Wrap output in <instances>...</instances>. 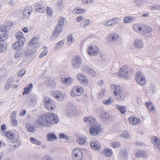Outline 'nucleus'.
Returning <instances> with one entry per match:
<instances>
[{
    "mask_svg": "<svg viewBox=\"0 0 160 160\" xmlns=\"http://www.w3.org/2000/svg\"><path fill=\"white\" fill-rule=\"evenodd\" d=\"M85 122L88 123L89 133L93 136H96L102 131L100 125L96 122V119L92 116H88L84 118Z\"/></svg>",
    "mask_w": 160,
    "mask_h": 160,
    "instance_id": "obj_1",
    "label": "nucleus"
},
{
    "mask_svg": "<svg viewBox=\"0 0 160 160\" xmlns=\"http://www.w3.org/2000/svg\"><path fill=\"white\" fill-rule=\"evenodd\" d=\"M50 117V115H47V114L39 115L37 117L36 120L34 122L35 126L50 127L51 121L50 120V118L51 117Z\"/></svg>",
    "mask_w": 160,
    "mask_h": 160,
    "instance_id": "obj_2",
    "label": "nucleus"
},
{
    "mask_svg": "<svg viewBox=\"0 0 160 160\" xmlns=\"http://www.w3.org/2000/svg\"><path fill=\"white\" fill-rule=\"evenodd\" d=\"M43 103L45 108L49 111L53 110L55 108V104L54 102L49 97H46L44 98Z\"/></svg>",
    "mask_w": 160,
    "mask_h": 160,
    "instance_id": "obj_3",
    "label": "nucleus"
},
{
    "mask_svg": "<svg viewBox=\"0 0 160 160\" xmlns=\"http://www.w3.org/2000/svg\"><path fill=\"white\" fill-rule=\"evenodd\" d=\"M131 73V71L127 69L126 66H123L120 68L118 74L121 78L128 79Z\"/></svg>",
    "mask_w": 160,
    "mask_h": 160,
    "instance_id": "obj_4",
    "label": "nucleus"
},
{
    "mask_svg": "<svg viewBox=\"0 0 160 160\" xmlns=\"http://www.w3.org/2000/svg\"><path fill=\"white\" fill-rule=\"evenodd\" d=\"M111 87L115 97V99L118 100H120L123 96V92L121 90L120 87L118 85L111 84Z\"/></svg>",
    "mask_w": 160,
    "mask_h": 160,
    "instance_id": "obj_5",
    "label": "nucleus"
},
{
    "mask_svg": "<svg viewBox=\"0 0 160 160\" xmlns=\"http://www.w3.org/2000/svg\"><path fill=\"white\" fill-rule=\"evenodd\" d=\"M84 92L83 88L80 86L73 87L70 92V95L73 97L79 96L81 95Z\"/></svg>",
    "mask_w": 160,
    "mask_h": 160,
    "instance_id": "obj_6",
    "label": "nucleus"
},
{
    "mask_svg": "<svg viewBox=\"0 0 160 160\" xmlns=\"http://www.w3.org/2000/svg\"><path fill=\"white\" fill-rule=\"evenodd\" d=\"M82 62L81 57L79 55L76 56L73 58L72 66L74 69H78L81 67Z\"/></svg>",
    "mask_w": 160,
    "mask_h": 160,
    "instance_id": "obj_7",
    "label": "nucleus"
},
{
    "mask_svg": "<svg viewBox=\"0 0 160 160\" xmlns=\"http://www.w3.org/2000/svg\"><path fill=\"white\" fill-rule=\"evenodd\" d=\"M135 79L138 84L141 86L143 85L146 83L145 78L140 71H138L136 73Z\"/></svg>",
    "mask_w": 160,
    "mask_h": 160,
    "instance_id": "obj_8",
    "label": "nucleus"
},
{
    "mask_svg": "<svg viewBox=\"0 0 160 160\" xmlns=\"http://www.w3.org/2000/svg\"><path fill=\"white\" fill-rule=\"evenodd\" d=\"M76 78L78 82L82 85L87 86L88 85V81L86 76L82 73H78Z\"/></svg>",
    "mask_w": 160,
    "mask_h": 160,
    "instance_id": "obj_9",
    "label": "nucleus"
},
{
    "mask_svg": "<svg viewBox=\"0 0 160 160\" xmlns=\"http://www.w3.org/2000/svg\"><path fill=\"white\" fill-rule=\"evenodd\" d=\"M87 51L89 55L95 56L98 54L99 51V49L95 46H91L88 48Z\"/></svg>",
    "mask_w": 160,
    "mask_h": 160,
    "instance_id": "obj_10",
    "label": "nucleus"
},
{
    "mask_svg": "<svg viewBox=\"0 0 160 160\" xmlns=\"http://www.w3.org/2000/svg\"><path fill=\"white\" fill-rule=\"evenodd\" d=\"M15 37L18 41L19 46H23L25 41V38L23 37V34L22 32H18L15 34Z\"/></svg>",
    "mask_w": 160,
    "mask_h": 160,
    "instance_id": "obj_11",
    "label": "nucleus"
},
{
    "mask_svg": "<svg viewBox=\"0 0 160 160\" xmlns=\"http://www.w3.org/2000/svg\"><path fill=\"white\" fill-rule=\"evenodd\" d=\"M72 154V158H83L82 150L78 148H76L73 150Z\"/></svg>",
    "mask_w": 160,
    "mask_h": 160,
    "instance_id": "obj_12",
    "label": "nucleus"
},
{
    "mask_svg": "<svg viewBox=\"0 0 160 160\" xmlns=\"http://www.w3.org/2000/svg\"><path fill=\"white\" fill-rule=\"evenodd\" d=\"M119 38V36L117 33L113 32L109 34L107 38L110 42L112 43L116 42Z\"/></svg>",
    "mask_w": 160,
    "mask_h": 160,
    "instance_id": "obj_13",
    "label": "nucleus"
},
{
    "mask_svg": "<svg viewBox=\"0 0 160 160\" xmlns=\"http://www.w3.org/2000/svg\"><path fill=\"white\" fill-rule=\"evenodd\" d=\"M100 116L102 120L106 121H112L113 120V118L112 116L105 112H102L100 113Z\"/></svg>",
    "mask_w": 160,
    "mask_h": 160,
    "instance_id": "obj_14",
    "label": "nucleus"
},
{
    "mask_svg": "<svg viewBox=\"0 0 160 160\" xmlns=\"http://www.w3.org/2000/svg\"><path fill=\"white\" fill-rule=\"evenodd\" d=\"M66 111L67 115L68 116H70L73 114L75 107L72 103H69L67 104Z\"/></svg>",
    "mask_w": 160,
    "mask_h": 160,
    "instance_id": "obj_15",
    "label": "nucleus"
},
{
    "mask_svg": "<svg viewBox=\"0 0 160 160\" xmlns=\"http://www.w3.org/2000/svg\"><path fill=\"white\" fill-rule=\"evenodd\" d=\"M62 28L60 27H56L52 34L51 38L52 40L57 39L59 33L62 32Z\"/></svg>",
    "mask_w": 160,
    "mask_h": 160,
    "instance_id": "obj_16",
    "label": "nucleus"
},
{
    "mask_svg": "<svg viewBox=\"0 0 160 160\" xmlns=\"http://www.w3.org/2000/svg\"><path fill=\"white\" fill-rule=\"evenodd\" d=\"M52 95L58 101H62L64 100V97L60 91H54L52 93Z\"/></svg>",
    "mask_w": 160,
    "mask_h": 160,
    "instance_id": "obj_17",
    "label": "nucleus"
},
{
    "mask_svg": "<svg viewBox=\"0 0 160 160\" xmlns=\"http://www.w3.org/2000/svg\"><path fill=\"white\" fill-rule=\"evenodd\" d=\"M47 115H50L51 117L50 118V120L51 121V123L50 127L52 124H57L58 122V117L54 113H48L47 114Z\"/></svg>",
    "mask_w": 160,
    "mask_h": 160,
    "instance_id": "obj_18",
    "label": "nucleus"
},
{
    "mask_svg": "<svg viewBox=\"0 0 160 160\" xmlns=\"http://www.w3.org/2000/svg\"><path fill=\"white\" fill-rule=\"evenodd\" d=\"M152 142L154 147L160 150V140L156 137H154L152 138Z\"/></svg>",
    "mask_w": 160,
    "mask_h": 160,
    "instance_id": "obj_19",
    "label": "nucleus"
},
{
    "mask_svg": "<svg viewBox=\"0 0 160 160\" xmlns=\"http://www.w3.org/2000/svg\"><path fill=\"white\" fill-rule=\"evenodd\" d=\"M152 30V28L146 25H141L140 33L144 34L150 32Z\"/></svg>",
    "mask_w": 160,
    "mask_h": 160,
    "instance_id": "obj_20",
    "label": "nucleus"
},
{
    "mask_svg": "<svg viewBox=\"0 0 160 160\" xmlns=\"http://www.w3.org/2000/svg\"><path fill=\"white\" fill-rule=\"evenodd\" d=\"M90 144L91 147L95 150L100 149L101 148L100 144L98 141L93 140L91 141Z\"/></svg>",
    "mask_w": 160,
    "mask_h": 160,
    "instance_id": "obj_21",
    "label": "nucleus"
},
{
    "mask_svg": "<svg viewBox=\"0 0 160 160\" xmlns=\"http://www.w3.org/2000/svg\"><path fill=\"white\" fill-rule=\"evenodd\" d=\"M32 10V8L31 6H27L24 8L23 11V15L26 17H28L30 16Z\"/></svg>",
    "mask_w": 160,
    "mask_h": 160,
    "instance_id": "obj_22",
    "label": "nucleus"
},
{
    "mask_svg": "<svg viewBox=\"0 0 160 160\" xmlns=\"http://www.w3.org/2000/svg\"><path fill=\"white\" fill-rule=\"evenodd\" d=\"M133 45L137 48H141L143 47V42L141 40L136 39L134 41Z\"/></svg>",
    "mask_w": 160,
    "mask_h": 160,
    "instance_id": "obj_23",
    "label": "nucleus"
},
{
    "mask_svg": "<svg viewBox=\"0 0 160 160\" xmlns=\"http://www.w3.org/2000/svg\"><path fill=\"white\" fill-rule=\"evenodd\" d=\"M112 154V152L110 149L105 148L102 150V154L105 157H111Z\"/></svg>",
    "mask_w": 160,
    "mask_h": 160,
    "instance_id": "obj_24",
    "label": "nucleus"
},
{
    "mask_svg": "<svg viewBox=\"0 0 160 160\" xmlns=\"http://www.w3.org/2000/svg\"><path fill=\"white\" fill-rule=\"evenodd\" d=\"M33 88V85L32 83L28 85L27 87L24 89V91L22 93V95L25 94L28 95L30 93Z\"/></svg>",
    "mask_w": 160,
    "mask_h": 160,
    "instance_id": "obj_25",
    "label": "nucleus"
},
{
    "mask_svg": "<svg viewBox=\"0 0 160 160\" xmlns=\"http://www.w3.org/2000/svg\"><path fill=\"white\" fill-rule=\"evenodd\" d=\"M46 137L47 138V140L50 142H52L57 139V138L54 133H49L47 134Z\"/></svg>",
    "mask_w": 160,
    "mask_h": 160,
    "instance_id": "obj_26",
    "label": "nucleus"
},
{
    "mask_svg": "<svg viewBox=\"0 0 160 160\" xmlns=\"http://www.w3.org/2000/svg\"><path fill=\"white\" fill-rule=\"evenodd\" d=\"M147 155L146 152L144 150H139L135 154L136 156L138 158L140 157L145 158Z\"/></svg>",
    "mask_w": 160,
    "mask_h": 160,
    "instance_id": "obj_27",
    "label": "nucleus"
},
{
    "mask_svg": "<svg viewBox=\"0 0 160 160\" xmlns=\"http://www.w3.org/2000/svg\"><path fill=\"white\" fill-rule=\"evenodd\" d=\"M4 134L10 140H14L15 138V134L10 132L6 131L4 133Z\"/></svg>",
    "mask_w": 160,
    "mask_h": 160,
    "instance_id": "obj_28",
    "label": "nucleus"
},
{
    "mask_svg": "<svg viewBox=\"0 0 160 160\" xmlns=\"http://www.w3.org/2000/svg\"><path fill=\"white\" fill-rule=\"evenodd\" d=\"M61 81L64 84H70L72 82V79L70 77H64L61 78Z\"/></svg>",
    "mask_w": 160,
    "mask_h": 160,
    "instance_id": "obj_29",
    "label": "nucleus"
},
{
    "mask_svg": "<svg viewBox=\"0 0 160 160\" xmlns=\"http://www.w3.org/2000/svg\"><path fill=\"white\" fill-rule=\"evenodd\" d=\"M0 52H3L6 50L7 48V44L5 41L1 40L0 42Z\"/></svg>",
    "mask_w": 160,
    "mask_h": 160,
    "instance_id": "obj_30",
    "label": "nucleus"
},
{
    "mask_svg": "<svg viewBox=\"0 0 160 160\" xmlns=\"http://www.w3.org/2000/svg\"><path fill=\"white\" fill-rule=\"evenodd\" d=\"M129 121L131 124L133 125H135L137 124H139L140 123V119L133 117L130 118Z\"/></svg>",
    "mask_w": 160,
    "mask_h": 160,
    "instance_id": "obj_31",
    "label": "nucleus"
},
{
    "mask_svg": "<svg viewBox=\"0 0 160 160\" xmlns=\"http://www.w3.org/2000/svg\"><path fill=\"white\" fill-rule=\"evenodd\" d=\"M36 51V50L34 48H32L31 50L27 49L24 52V55L26 56H30V55L34 53Z\"/></svg>",
    "mask_w": 160,
    "mask_h": 160,
    "instance_id": "obj_32",
    "label": "nucleus"
},
{
    "mask_svg": "<svg viewBox=\"0 0 160 160\" xmlns=\"http://www.w3.org/2000/svg\"><path fill=\"white\" fill-rule=\"evenodd\" d=\"M35 10L38 12L42 13L45 11V8L43 6L41 5L38 4L36 5L35 7Z\"/></svg>",
    "mask_w": 160,
    "mask_h": 160,
    "instance_id": "obj_33",
    "label": "nucleus"
},
{
    "mask_svg": "<svg viewBox=\"0 0 160 160\" xmlns=\"http://www.w3.org/2000/svg\"><path fill=\"white\" fill-rule=\"evenodd\" d=\"M46 84L50 87H53L55 86V83L54 81L51 79H49L46 81Z\"/></svg>",
    "mask_w": 160,
    "mask_h": 160,
    "instance_id": "obj_34",
    "label": "nucleus"
},
{
    "mask_svg": "<svg viewBox=\"0 0 160 160\" xmlns=\"http://www.w3.org/2000/svg\"><path fill=\"white\" fill-rule=\"evenodd\" d=\"M87 139L85 137H79L78 138V142L81 145L84 144L86 141Z\"/></svg>",
    "mask_w": 160,
    "mask_h": 160,
    "instance_id": "obj_35",
    "label": "nucleus"
},
{
    "mask_svg": "<svg viewBox=\"0 0 160 160\" xmlns=\"http://www.w3.org/2000/svg\"><path fill=\"white\" fill-rule=\"evenodd\" d=\"M26 126L28 130L30 132H34L33 126L30 124V123H28L26 124Z\"/></svg>",
    "mask_w": 160,
    "mask_h": 160,
    "instance_id": "obj_36",
    "label": "nucleus"
},
{
    "mask_svg": "<svg viewBox=\"0 0 160 160\" xmlns=\"http://www.w3.org/2000/svg\"><path fill=\"white\" fill-rule=\"evenodd\" d=\"M117 108L120 112L121 114H124L126 111L125 107H122L120 105H117Z\"/></svg>",
    "mask_w": 160,
    "mask_h": 160,
    "instance_id": "obj_37",
    "label": "nucleus"
},
{
    "mask_svg": "<svg viewBox=\"0 0 160 160\" xmlns=\"http://www.w3.org/2000/svg\"><path fill=\"white\" fill-rule=\"evenodd\" d=\"M141 26V24H134L133 25V28L136 32L140 33Z\"/></svg>",
    "mask_w": 160,
    "mask_h": 160,
    "instance_id": "obj_38",
    "label": "nucleus"
},
{
    "mask_svg": "<svg viewBox=\"0 0 160 160\" xmlns=\"http://www.w3.org/2000/svg\"><path fill=\"white\" fill-rule=\"evenodd\" d=\"M64 18L63 17H61L58 20V26L57 27H60L62 28V27L64 24Z\"/></svg>",
    "mask_w": 160,
    "mask_h": 160,
    "instance_id": "obj_39",
    "label": "nucleus"
},
{
    "mask_svg": "<svg viewBox=\"0 0 160 160\" xmlns=\"http://www.w3.org/2000/svg\"><path fill=\"white\" fill-rule=\"evenodd\" d=\"M145 103L147 107L149 110L151 111H153L154 110V108L151 102H146Z\"/></svg>",
    "mask_w": 160,
    "mask_h": 160,
    "instance_id": "obj_40",
    "label": "nucleus"
},
{
    "mask_svg": "<svg viewBox=\"0 0 160 160\" xmlns=\"http://www.w3.org/2000/svg\"><path fill=\"white\" fill-rule=\"evenodd\" d=\"M23 46H20L18 43V41L14 43L12 45V48L15 49L17 50H20L21 49V48Z\"/></svg>",
    "mask_w": 160,
    "mask_h": 160,
    "instance_id": "obj_41",
    "label": "nucleus"
},
{
    "mask_svg": "<svg viewBox=\"0 0 160 160\" xmlns=\"http://www.w3.org/2000/svg\"><path fill=\"white\" fill-rule=\"evenodd\" d=\"M134 18L131 17H125L123 19V21L125 23H127L131 21H134Z\"/></svg>",
    "mask_w": 160,
    "mask_h": 160,
    "instance_id": "obj_42",
    "label": "nucleus"
},
{
    "mask_svg": "<svg viewBox=\"0 0 160 160\" xmlns=\"http://www.w3.org/2000/svg\"><path fill=\"white\" fill-rule=\"evenodd\" d=\"M120 143L117 142H112L110 143V146L113 148H118L120 146Z\"/></svg>",
    "mask_w": 160,
    "mask_h": 160,
    "instance_id": "obj_43",
    "label": "nucleus"
},
{
    "mask_svg": "<svg viewBox=\"0 0 160 160\" xmlns=\"http://www.w3.org/2000/svg\"><path fill=\"white\" fill-rule=\"evenodd\" d=\"M30 140L31 142L33 144H36L37 145H40L41 144L40 142L33 138H31Z\"/></svg>",
    "mask_w": 160,
    "mask_h": 160,
    "instance_id": "obj_44",
    "label": "nucleus"
},
{
    "mask_svg": "<svg viewBox=\"0 0 160 160\" xmlns=\"http://www.w3.org/2000/svg\"><path fill=\"white\" fill-rule=\"evenodd\" d=\"M120 136L122 138L127 139L129 138V134L128 132H123L120 134Z\"/></svg>",
    "mask_w": 160,
    "mask_h": 160,
    "instance_id": "obj_45",
    "label": "nucleus"
},
{
    "mask_svg": "<svg viewBox=\"0 0 160 160\" xmlns=\"http://www.w3.org/2000/svg\"><path fill=\"white\" fill-rule=\"evenodd\" d=\"M8 37V34L6 33H3L1 34L0 36V40H3L5 41V40L7 39Z\"/></svg>",
    "mask_w": 160,
    "mask_h": 160,
    "instance_id": "obj_46",
    "label": "nucleus"
},
{
    "mask_svg": "<svg viewBox=\"0 0 160 160\" xmlns=\"http://www.w3.org/2000/svg\"><path fill=\"white\" fill-rule=\"evenodd\" d=\"M86 72L92 76H94L96 75L95 72L91 68H88L86 70Z\"/></svg>",
    "mask_w": 160,
    "mask_h": 160,
    "instance_id": "obj_47",
    "label": "nucleus"
},
{
    "mask_svg": "<svg viewBox=\"0 0 160 160\" xmlns=\"http://www.w3.org/2000/svg\"><path fill=\"white\" fill-rule=\"evenodd\" d=\"M103 24L104 26L107 27H109L113 25V22H112L111 19L104 22Z\"/></svg>",
    "mask_w": 160,
    "mask_h": 160,
    "instance_id": "obj_48",
    "label": "nucleus"
},
{
    "mask_svg": "<svg viewBox=\"0 0 160 160\" xmlns=\"http://www.w3.org/2000/svg\"><path fill=\"white\" fill-rule=\"evenodd\" d=\"M37 42V39L36 38H33L30 41L29 44V47H32L33 45L35 44Z\"/></svg>",
    "mask_w": 160,
    "mask_h": 160,
    "instance_id": "obj_49",
    "label": "nucleus"
},
{
    "mask_svg": "<svg viewBox=\"0 0 160 160\" xmlns=\"http://www.w3.org/2000/svg\"><path fill=\"white\" fill-rule=\"evenodd\" d=\"M90 21L88 19L85 20L82 22L81 26L82 27H85L89 25L90 23Z\"/></svg>",
    "mask_w": 160,
    "mask_h": 160,
    "instance_id": "obj_50",
    "label": "nucleus"
},
{
    "mask_svg": "<svg viewBox=\"0 0 160 160\" xmlns=\"http://www.w3.org/2000/svg\"><path fill=\"white\" fill-rule=\"evenodd\" d=\"M46 10L47 14L50 16H52V9L49 7H47Z\"/></svg>",
    "mask_w": 160,
    "mask_h": 160,
    "instance_id": "obj_51",
    "label": "nucleus"
},
{
    "mask_svg": "<svg viewBox=\"0 0 160 160\" xmlns=\"http://www.w3.org/2000/svg\"><path fill=\"white\" fill-rule=\"evenodd\" d=\"M150 8L151 10L156 9L160 10V6L158 5H154L150 6Z\"/></svg>",
    "mask_w": 160,
    "mask_h": 160,
    "instance_id": "obj_52",
    "label": "nucleus"
},
{
    "mask_svg": "<svg viewBox=\"0 0 160 160\" xmlns=\"http://www.w3.org/2000/svg\"><path fill=\"white\" fill-rule=\"evenodd\" d=\"M64 44V42L62 41H61L58 43L56 47L55 48V49H57L62 47Z\"/></svg>",
    "mask_w": 160,
    "mask_h": 160,
    "instance_id": "obj_53",
    "label": "nucleus"
},
{
    "mask_svg": "<svg viewBox=\"0 0 160 160\" xmlns=\"http://www.w3.org/2000/svg\"><path fill=\"white\" fill-rule=\"evenodd\" d=\"M67 39L68 41L71 43H72L74 42V39L73 38L72 35H70L68 37Z\"/></svg>",
    "mask_w": 160,
    "mask_h": 160,
    "instance_id": "obj_54",
    "label": "nucleus"
},
{
    "mask_svg": "<svg viewBox=\"0 0 160 160\" xmlns=\"http://www.w3.org/2000/svg\"><path fill=\"white\" fill-rule=\"evenodd\" d=\"M105 91L104 90H102L101 92H100L98 95V98L99 99H101L105 95Z\"/></svg>",
    "mask_w": 160,
    "mask_h": 160,
    "instance_id": "obj_55",
    "label": "nucleus"
},
{
    "mask_svg": "<svg viewBox=\"0 0 160 160\" xmlns=\"http://www.w3.org/2000/svg\"><path fill=\"white\" fill-rule=\"evenodd\" d=\"M112 100L109 98L107 100H104L103 101V104L107 105H110L112 104Z\"/></svg>",
    "mask_w": 160,
    "mask_h": 160,
    "instance_id": "obj_56",
    "label": "nucleus"
},
{
    "mask_svg": "<svg viewBox=\"0 0 160 160\" xmlns=\"http://www.w3.org/2000/svg\"><path fill=\"white\" fill-rule=\"evenodd\" d=\"M112 22H113V25H115L119 21V18H113L111 19Z\"/></svg>",
    "mask_w": 160,
    "mask_h": 160,
    "instance_id": "obj_57",
    "label": "nucleus"
},
{
    "mask_svg": "<svg viewBox=\"0 0 160 160\" xmlns=\"http://www.w3.org/2000/svg\"><path fill=\"white\" fill-rule=\"evenodd\" d=\"M97 84L100 86L102 87L104 85L105 83L102 80L100 79L97 82Z\"/></svg>",
    "mask_w": 160,
    "mask_h": 160,
    "instance_id": "obj_58",
    "label": "nucleus"
},
{
    "mask_svg": "<svg viewBox=\"0 0 160 160\" xmlns=\"http://www.w3.org/2000/svg\"><path fill=\"white\" fill-rule=\"evenodd\" d=\"M11 81L9 80H8L6 82L5 85V89L6 90L8 89L10 86V82Z\"/></svg>",
    "mask_w": 160,
    "mask_h": 160,
    "instance_id": "obj_59",
    "label": "nucleus"
},
{
    "mask_svg": "<svg viewBox=\"0 0 160 160\" xmlns=\"http://www.w3.org/2000/svg\"><path fill=\"white\" fill-rule=\"evenodd\" d=\"M11 122L12 126H15L17 125L18 121L15 119H13V120L11 119Z\"/></svg>",
    "mask_w": 160,
    "mask_h": 160,
    "instance_id": "obj_60",
    "label": "nucleus"
},
{
    "mask_svg": "<svg viewBox=\"0 0 160 160\" xmlns=\"http://www.w3.org/2000/svg\"><path fill=\"white\" fill-rule=\"evenodd\" d=\"M26 71L24 70H22L18 72V75L19 77H22L25 73Z\"/></svg>",
    "mask_w": 160,
    "mask_h": 160,
    "instance_id": "obj_61",
    "label": "nucleus"
},
{
    "mask_svg": "<svg viewBox=\"0 0 160 160\" xmlns=\"http://www.w3.org/2000/svg\"><path fill=\"white\" fill-rule=\"evenodd\" d=\"M17 112L16 111H14L12 112L11 115V119L13 120V119H15L16 118V115Z\"/></svg>",
    "mask_w": 160,
    "mask_h": 160,
    "instance_id": "obj_62",
    "label": "nucleus"
},
{
    "mask_svg": "<svg viewBox=\"0 0 160 160\" xmlns=\"http://www.w3.org/2000/svg\"><path fill=\"white\" fill-rule=\"evenodd\" d=\"M41 160H52V159L51 157L48 155H46L43 157Z\"/></svg>",
    "mask_w": 160,
    "mask_h": 160,
    "instance_id": "obj_63",
    "label": "nucleus"
},
{
    "mask_svg": "<svg viewBox=\"0 0 160 160\" xmlns=\"http://www.w3.org/2000/svg\"><path fill=\"white\" fill-rule=\"evenodd\" d=\"M22 54V53L20 52H17L15 53L14 58H17Z\"/></svg>",
    "mask_w": 160,
    "mask_h": 160,
    "instance_id": "obj_64",
    "label": "nucleus"
}]
</instances>
